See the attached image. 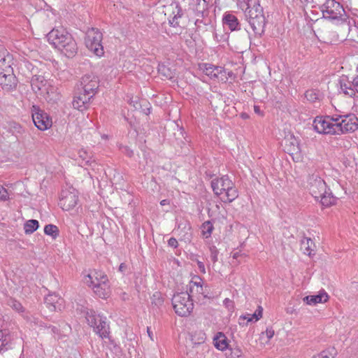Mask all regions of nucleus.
Segmentation results:
<instances>
[{
  "instance_id": "1",
  "label": "nucleus",
  "mask_w": 358,
  "mask_h": 358,
  "mask_svg": "<svg viewBox=\"0 0 358 358\" xmlns=\"http://www.w3.org/2000/svg\"><path fill=\"white\" fill-rule=\"evenodd\" d=\"M47 38L50 44L68 57H73L78 50L77 44L72 36L62 28L52 29Z\"/></svg>"
},
{
  "instance_id": "2",
  "label": "nucleus",
  "mask_w": 358,
  "mask_h": 358,
  "mask_svg": "<svg viewBox=\"0 0 358 358\" xmlns=\"http://www.w3.org/2000/svg\"><path fill=\"white\" fill-rule=\"evenodd\" d=\"M308 188L310 194L320 200L322 206H329L334 203L336 199L332 196L323 179L317 173H313L308 178Z\"/></svg>"
},
{
  "instance_id": "3",
  "label": "nucleus",
  "mask_w": 358,
  "mask_h": 358,
  "mask_svg": "<svg viewBox=\"0 0 358 358\" xmlns=\"http://www.w3.org/2000/svg\"><path fill=\"white\" fill-rule=\"evenodd\" d=\"M211 187L216 195L222 196L221 199L224 202L231 203L238 196V192L234 182L227 176L213 179Z\"/></svg>"
},
{
  "instance_id": "4",
  "label": "nucleus",
  "mask_w": 358,
  "mask_h": 358,
  "mask_svg": "<svg viewBox=\"0 0 358 358\" xmlns=\"http://www.w3.org/2000/svg\"><path fill=\"white\" fill-rule=\"evenodd\" d=\"M244 11L252 31L258 34L263 33L266 21L263 8L260 6L259 1L256 2V4L252 5L247 10Z\"/></svg>"
},
{
  "instance_id": "5",
  "label": "nucleus",
  "mask_w": 358,
  "mask_h": 358,
  "mask_svg": "<svg viewBox=\"0 0 358 358\" xmlns=\"http://www.w3.org/2000/svg\"><path fill=\"white\" fill-rule=\"evenodd\" d=\"M85 319L88 324L93 327L96 334H99L102 338H107L109 336L108 325L106 322V318L99 315H96L92 309L87 308L85 312Z\"/></svg>"
},
{
  "instance_id": "6",
  "label": "nucleus",
  "mask_w": 358,
  "mask_h": 358,
  "mask_svg": "<svg viewBox=\"0 0 358 358\" xmlns=\"http://www.w3.org/2000/svg\"><path fill=\"white\" fill-rule=\"evenodd\" d=\"M322 12L324 18L329 20L341 18L342 23L349 27L350 21H347L348 18H343V16L345 15V10L343 6L335 0H327L322 6Z\"/></svg>"
},
{
  "instance_id": "7",
  "label": "nucleus",
  "mask_w": 358,
  "mask_h": 358,
  "mask_svg": "<svg viewBox=\"0 0 358 358\" xmlns=\"http://www.w3.org/2000/svg\"><path fill=\"white\" fill-rule=\"evenodd\" d=\"M172 303L176 313L181 317L188 316L194 308L192 299L188 292L175 294Z\"/></svg>"
},
{
  "instance_id": "8",
  "label": "nucleus",
  "mask_w": 358,
  "mask_h": 358,
  "mask_svg": "<svg viewBox=\"0 0 358 358\" xmlns=\"http://www.w3.org/2000/svg\"><path fill=\"white\" fill-rule=\"evenodd\" d=\"M335 121L336 134L353 132L358 129V118L355 114L338 115Z\"/></svg>"
},
{
  "instance_id": "9",
  "label": "nucleus",
  "mask_w": 358,
  "mask_h": 358,
  "mask_svg": "<svg viewBox=\"0 0 358 358\" xmlns=\"http://www.w3.org/2000/svg\"><path fill=\"white\" fill-rule=\"evenodd\" d=\"M101 41L102 34L98 29L92 28L87 31L85 37L86 47L96 55L99 57L103 54Z\"/></svg>"
},
{
  "instance_id": "10",
  "label": "nucleus",
  "mask_w": 358,
  "mask_h": 358,
  "mask_svg": "<svg viewBox=\"0 0 358 358\" xmlns=\"http://www.w3.org/2000/svg\"><path fill=\"white\" fill-rule=\"evenodd\" d=\"M314 129L319 134H336V121L334 117L317 116L313 121Z\"/></svg>"
},
{
  "instance_id": "11",
  "label": "nucleus",
  "mask_w": 358,
  "mask_h": 358,
  "mask_svg": "<svg viewBox=\"0 0 358 358\" xmlns=\"http://www.w3.org/2000/svg\"><path fill=\"white\" fill-rule=\"evenodd\" d=\"M31 116L35 126L41 131H45L52 126V122L49 115L38 106H33Z\"/></svg>"
},
{
  "instance_id": "12",
  "label": "nucleus",
  "mask_w": 358,
  "mask_h": 358,
  "mask_svg": "<svg viewBox=\"0 0 358 358\" xmlns=\"http://www.w3.org/2000/svg\"><path fill=\"white\" fill-rule=\"evenodd\" d=\"M78 201V193L74 189H63L59 205L63 210H69L77 205Z\"/></svg>"
},
{
  "instance_id": "13",
  "label": "nucleus",
  "mask_w": 358,
  "mask_h": 358,
  "mask_svg": "<svg viewBox=\"0 0 358 358\" xmlns=\"http://www.w3.org/2000/svg\"><path fill=\"white\" fill-rule=\"evenodd\" d=\"M200 68L211 79L222 82L227 80L226 71L222 66H214L210 64H203Z\"/></svg>"
},
{
  "instance_id": "14",
  "label": "nucleus",
  "mask_w": 358,
  "mask_h": 358,
  "mask_svg": "<svg viewBox=\"0 0 358 358\" xmlns=\"http://www.w3.org/2000/svg\"><path fill=\"white\" fill-rule=\"evenodd\" d=\"M85 94L92 97L99 87L98 78L93 74H85L81 78Z\"/></svg>"
},
{
  "instance_id": "15",
  "label": "nucleus",
  "mask_w": 358,
  "mask_h": 358,
  "mask_svg": "<svg viewBox=\"0 0 358 358\" xmlns=\"http://www.w3.org/2000/svg\"><path fill=\"white\" fill-rule=\"evenodd\" d=\"M0 85L6 90L15 88L17 85V80L13 74V69L0 73Z\"/></svg>"
},
{
  "instance_id": "16",
  "label": "nucleus",
  "mask_w": 358,
  "mask_h": 358,
  "mask_svg": "<svg viewBox=\"0 0 358 358\" xmlns=\"http://www.w3.org/2000/svg\"><path fill=\"white\" fill-rule=\"evenodd\" d=\"M13 57L11 54L0 45V73L13 69Z\"/></svg>"
},
{
  "instance_id": "17",
  "label": "nucleus",
  "mask_w": 358,
  "mask_h": 358,
  "mask_svg": "<svg viewBox=\"0 0 358 358\" xmlns=\"http://www.w3.org/2000/svg\"><path fill=\"white\" fill-rule=\"evenodd\" d=\"M106 281H108V277L101 271L94 270L86 276V282L92 287Z\"/></svg>"
},
{
  "instance_id": "18",
  "label": "nucleus",
  "mask_w": 358,
  "mask_h": 358,
  "mask_svg": "<svg viewBox=\"0 0 358 358\" xmlns=\"http://www.w3.org/2000/svg\"><path fill=\"white\" fill-rule=\"evenodd\" d=\"M31 87L36 93L38 92L41 94L47 90L48 85H50L48 80L42 76H34L31 81Z\"/></svg>"
},
{
  "instance_id": "19",
  "label": "nucleus",
  "mask_w": 358,
  "mask_h": 358,
  "mask_svg": "<svg viewBox=\"0 0 358 358\" xmlns=\"http://www.w3.org/2000/svg\"><path fill=\"white\" fill-rule=\"evenodd\" d=\"M329 296L324 290H321L316 295H309L303 298V301L308 305L325 303L328 301Z\"/></svg>"
},
{
  "instance_id": "20",
  "label": "nucleus",
  "mask_w": 358,
  "mask_h": 358,
  "mask_svg": "<svg viewBox=\"0 0 358 358\" xmlns=\"http://www.w3.org/2000/svg\"><path fill=\"white\" fill-rule=\"evenodd\" d=\"M90 98L91 96L86 94L75 96L72 102L73 107L80 111L85 110L87 108Z\"/></svg>"
},
{
  "instance_id": "21",
  "label": "nucleus",
  "mask_w": 358,
  "mask_h": 358,
  "mask_svg": "<svg viewBox=\"0 0 358 358\" xmlns=\"http://www.w3.org/2000/svg\"><path fill=\"white\" fill-rule=\"evenodd\" d=\"M92 288L95 294L100 298L107 299L110 294V288L108 285V281L101 282V284L94 285Z\"/></svg>"
},
{
  "instance_id": "22",
  "label": "nucleus",
  "mask_w": 358,
  "mask_h": 358,
  "mask_svg": "<svg viewBox=\"0 0 358 358\" xmlns=\"http://www.w3.org/2000/svg\"><path fill=\"white\" fill-rule=\"evenodd\" d=\"M12 339L8 330H0V352L10 348Z\"/></svg>"
},
{
  "instance_id": "23",
  "label": "nucleus",
  "mask_w": 358,
  "mask_h": 358,
  "mask_svg": "<svg viewBox=\"0 0 358 358\" xmlns=\"http://www.w3.org/2000/svg\"><path fill=\"white\" fill-rule=\"evenodd\" d=\"M196 280H192L189 282V289L188 292L190 297L194 296L196 294H203V289L201 285V279L199 277L195 278Z\"/></svg>"
},
{
  "instance_id": "24",
  "label": "nucleus",
  "mask_w": 358,
  "mask_h": 358,
  "mask_svg": "<svg viewBox=\"0 0 358 358\" xmlns=\"http://www.w3.org/2000/svg\"><path fill=\"white\" fill-rule=\"evenodd\" d=\"M43 96L48 102L55 103L59 100L60 94L57 91V89L52 85H48L47 90H45Z\"/></svg>"
},
{
  "instance_id": "25",
  "label": "nucleus",
  "mask_w": 358,
  "mask_h": 358,
  "mask_svg": "<svg viewBox=\"0 0 358 358\" xmlns=\"http://www.w3.org/2000/svg\"><path fill=\"white\" fill-rule=\"evenodd\" d=\"M301 249L303 253L310 256L315 251V245L310 238H304L301 242Z\"/></svg>"
},
{
  "instance_id": "26",
  "label": "nucleus",
  "mask_w": 358,
  "mask_h": 358,
  "mask_svg": "<svg viewBox=\"0 0 358 358\" xmlns=\"http://www.w3.org/2000/svg\"><path fill=\"white\" fill-rule=\"evenodd\" d=\"M223 22L225 25L228 26L231 31L238 29L239 23L237 17L230 13L226 14L223 17Z\"/></svg>"
},
{
  "instance_id": "27",
  "label": "nucleus",
  "mask_w": 358,
  "mask_h": 358,
  "mask_svg": "<svg viewBox=\"0 0 358 358\" xmlns=\"http://www.w3.org/2000/svg\"><path fill=\"white\" fill-rule=\"evenodd\" d=\"M192 8L198 15L202 16L208 8V3L206 0H193Z\"/></svg>"
},
{
  "instance_id": "28",
  "label": "nucleus",
  "mask_w": 358,
  "mask_h": 358,
  "mask_svg": "<svg viewBox=\"0 0 358 358\" xmlns=\"http://www.w3.org/2000/svg\"><path fill=\"white\" fill-rule=\"evenodd\" d=\"M158 72L165 79L171 80L175 76V71L164 64L159 65Z\"/></svg>"
},
{
  "instance_id": "29",
  "label": "nucleus",
  "mask_w": 358,
  "mask_h": 358,
  "mask_svg": "<svg viewBox=\"0 0 358 358\" xmlns=\"http://www.w3.org/2000/svg\"><path fill=\"white\" fill-rule=\"evenodd\" d=\"M214 343L215 348L220 350H224L228 347L227 338L222 333H219L217 335L214 339Z\"/></svg>"
},
{
  "instance_id": "30",
  "label": "nucleus",
  "mask_w": 358,
  "mask_h": 358,
  "mask_svg": "<svg viewBox=\"0 0 358 358\" xmlns=\"http://www.w3.org/2000/svg\"><path fill=\"white\" fill-rule=\"evenodd\" d=\"M38 222L36 220H29L24 224V230L26 234H31L38 229Z\"/></svg>"
},
{
  "instance_id": "31",
  "label": "nucleus",
  "mask_w": 358,
  "mask_h": 358,
  "mask_svg": "<svg viewBox=\"0 0 358 358\" xmlns=\"http://www.w3.org/2000/svg\"><path fill=\"white\" fill-rule=\"evenodd\" d=\"M289 142V148H287V152H291V153H294V152H297L299 150V143H298V141H296V139L292 136H290L289 138H286L285 140V145H287V143Z\"/></svg>"
},
{
  "instance_id": "32",
  "label": "nucleus",
  "mask_w": 358,
  "mask_h": 358,
  "mask_svg": "<svg viewBox=\"0 0 358 358\" xmlns=\"http://www.w3.org/2000/svg\"><path fill=\"white\" fill-rule=\"evenodd\" d=\"M173 17H171V18L169 19V22L173 26H177L178 25V19L181 17L182 13L181 11L180 8L176 5L174 9L172 12Z\"/></svg>"
},
{
  "instance_id": "33",
  "label": "nucleus",
  "mask_w": 358,
  "mask_h": 358,
  "mask_svg": "<svg viewBox=\"0 0 358 358\" xmlns=\"http://www.w3.org/2000/svg\"><path fill=\"white\" fill-rule=\"evenodd\" d=\"M274 336V330L272 328H267L266 330L259 335V339L263 342V344L268 343L271 338Z\"/></svg>"
},
{
  "instance_id": "34",
  "label": "nucleus",
  "mask_w": 358,
  "mask_h": 358,
  "mask_svg": "<svg viewBox=\"0 0 358 358\" xmlns=\"http://www.w3.org/2000/svg\"><path fill=\"white\" fill-rule=\"evenodd\" d=\"M44 233L46 235L51 236L55 238L59 234V230L57 226L53 224H47L44 228Z\"/></svg>"
},
{
  "instance_id": "35",
  "label": "nucleus",
  "mask_w": 358,
  "mask_h": 358,
  "mask_svg": "<svg viewBox=\"0 0 358 358\" xmlns=\"http://www.w3.org/2000/svg\"><path fill=\"white\" fill-rule=\"evenodd\" d=\"M258 0H237L238 6L243 10H247L250 6L256 4Z\"/></svg>"
},
{
  "instance_id": "36",
  "label": "nucleus",
  "mask_w": 358,
  "mask_h": 358,
  "mask_svg": "<svg viewBox=\"0 0 358 358\" xmlns=\"http://www.w3.org/2000/svg\"><path fill=\"white\" fill-rule=\"evenodd\" d=\"M213 230V226L210 222H205L202 224V234L206 238H208L211 235Z\"/></svg>"
},
{
  "instance_id": "37",
  "label": "nucleus",
  "mask_w": 358,
  "mask_h": 358,
  "mask_svg": "<svg viewBox=\"0 0 358 358\" xmlns=\"http://www.w3.org/2000/svg\"><path fill=\"white\" fill-rule=\"evenodd\" d=\"M305 96L310 102H315L319 99V93L317 91L309 90L306 92Z\"/></svg>"
},
{
  "instance_id": "38",
  "label": "nucleus",
  "mask_w": 358,
  "mask_h": 358,
  "mask_svg": "<svg viewBox=\"0 0 358 358\" xmlns=\"http://www.w3.org/2000/svg\"><path fill=\"white\" fill-rule=\"evenodd\" d=\"M9 305L13 310L19 313L24 311L22 304L15 299H11L9 302Z\"/></svg>"
},
{
  "instance_id": "39",
  "label": "nucleus",
  "mask_w": 358,
  "mask_h": 358,
  "mask_svg": "<svg viewBox=\"0 0 358 358\" xmlns=\"http://www.w3.org/2000/svg\"><path fill=\"white\" fill-rule=\"evenodd\" d=\"M263 308L261 306H259L257 310L253 314H250V317L252 321L257 322L262 317Z\"/></svg>"
},
{
  "instance_id": "40",
  "label": "nucleus",
  "mask_w": 358,
  "mask_h": 358,
  "mask_svg": "<svg viewBox=\"0 0 358 358\" xmlns=\"http://www.w3.org/2000/svg\"><path fill=\"white\" fill-rule=\"evenodd\" d=\"M164 299L161 296V294L156 292L152 296V303L157 306H160L163 304Z\"/></svg>"
},
{
  "instance_id": "41",
  "label": "nucleus",
  "mask_w": 358,
  "mask_h": 358,
  "mask_svg": "<svg viewBox=\"0 0 358 358\" xmlns=\"http://www.w3.org/2000/svg\"><path fill=\"white\" fill-rule=\"evenodd\" d=\"M210 259L213 263H215L217 261V256H218V250L215 246H210Z\"/></svg>"
},
{
  "instance_id": "42",
  "label": "nucleus",
  "mask_w": 358,
  "mask_h": 358,
  "mask_svg": "<svg viewBox=\"0 0 358 358\" xmlns=\"http://www.w3.org/2000/svg\"><path fill=\"white\" fill-rule=\"evenodd\" d=\"M9 199V195L6 189L0 185V201H6Z\"/></svg>"
},
{
  "instance_id": "43",
  "label": "nucleus",
  "mask_w": 358,
  "mask_h": 358,
  "mask_svg": "<svg viewBox=\"0 0 358 358\" xmlns=\"http://www.w3.org/2000/svg\"><path fill=\"white\" fill-rule=\"evenodd\" d=\"M231 358H243L242 350L238 348L233 349L231 353Z\"/></svg>"
},
{
  "instance_id": "44",
  "label": "nucleus",
  "mask_w": 358,
  "mask_h": 358,
  "mask_svg": "<svg viewBox=\"0 0 358 358\" xmlns=\"http://www.w3.org/2000/svg\"><path fill=\"white\" fill-rule=\"evenodd\" d=\"M345 93L350 95V96H353L355 105L356 107H358V93L354 92L353 90H350V92L346 91Z\"/></svg>"
},
{
  "instance_id": "45",
  "label": "nucleus",
  "mask_w": 358,
  "mask_h": 358,
  "mask_svg": "<svg viewBox=\"0 0 358 358\" xmlns=\"http://www.w3.org/2000/svg\"><path fill=\"white\" fill-rule=\"evenodd\" d=\"M313 358H333L330 353L327 351H323L322 352L320 355H318L317 356H315Z\"/></svg>"
},
{
  "instance_id": "46",
  "label": "nucleus",
  "mask_w": 358,
  "mask_h": 358,
  "mask_svg": "<svg viewBox=\"0 0 358 358\" xmlns=\"http://www.w3.org/2000/svg\"><path fill=\"white\" fill-rule=\"evenodd\" d=\"M168 245L170 247H172L173 248H176L178 247V241L175 238H171L168 241Z\"/></svg>"
},
{
  "instance_id": "47",
  "label": "nucleus",
  "mask_w": 358,
  "mask_h": 358,
  "mask_svg": "<svg viewBox=\"0 0 358 358\" xmlns=\"http://www.w3.org/2000/svg\"><path fill=\"white\" fill-rule=\"evenodd\" d=\"M352 85L354 88L352 89L354 92L358 93V76L353 79Z\"/></svg>"
},
{
  "instance_id": "48",
  "label": "nucleus",
  "mask_w": 358,
  "mask_h": 358,
  "mask_svg": "<svg viewBox=\"0 0 358 358\" xmlns=\"http://www.w3.org/2000/svg\"><path fill=\"white\" fill-rule=\"evenodd\" d=\"M198 268L200 271L203 273H206L205 266L203 262L198 261L197 262Z\"/></svg>"
},
{
  "instance_id": "49",
  "label": "nucleus",
  "mask_w": 358,
  "mask_h": 358,
  "mask_svg": "<svg viewBox=\"0 0 358 358\" xmlns=\"http://www.w3.org/2000/svg\"><path fill=\"white\" fill-rule=\"evenodd\" d=\"M239 320H247L248 322H252L250 317V314H246L245 315L241 316Z\"/></svg>"
},
{
  "instance_id": "50",
  "label": "nucleus",
  "mask_w": 358,
  "mask_h": 358,
  "mask_svg": "<svg viewBox=\"0 0 358 358\" xmlns=\"http://www.w3.org/2000/svg\"><path fill=\"white\" fill-rule=\"evenodd\" d=\"M147 333H148V335L149 338H150V340L153 341H154V334L151 331L150 327H147Z\"/></svg>"
},
{
  "instance_id": "51",
  "label": "nucleus",
  "mask_w": 358,
  "mask_h": 358,
  "mask_svg": "<svg viewBox=\"0 0 358 358\" xmlns=\"http://www.w3.org/2000/svg\"><path fill=\"white\" fill-rule=\"evenodd\" d=\"M254 110H255V113H257V114H258L259 115H263L262 112L260 110V108L259 106H254Z\"/></svg>"
},
{
  "instance_id": "52",
  "label": "nucleus",
  "mask_w": 358,
  "mask_h": 358,
  "mask_svg": "<svg viewBox=\"0 0 358 358\" xmlns=\"http://www.w3.org/2000/svg\"><path fill=\"white\" fill-rule=\"evenodd\" d=\"M160 204L162 206L169 205V201L167 200V199H164V200L161 201Z\"/></svg>"
},
{
  "instance_id": "53",
  "label": "nucleus",
  "mask_w": 358,
  "mask_h": 358,
  "mask_svg": "<svg viewBox=\"0 0 358 358\" xmlns=\"http://www.w3.org/2000/svg\"><path fill=\"white\" fill-rule=\"evenodd\" d=\"M125 268H126L125 264H121L120 265L119 270H120V271H123L125 269Z\"/></svg>"
},
{
  "instance_id": "54",
  "label": "nucleus",
  "mask_w": 358,
  "mask_h": 358,
  "mask_svg": "<svg viewBox=\"0 0 358 358\" xmlns=\"http://www.w3.org/2000/svg\"><path fill=\"white\" fill-rule=\"evenodd\" d=\"M239 256H240V254H239V252H234V253L233 254V258H234V259H237Z\"/></svg>"
},
{
  "instance_id": "55",
  "label": "nucleus",
  "mask_w": 358,
  "mask_h": 358,
  "mask_svg": "<svg viewBox=\"0 0 358 358\" xmlns=\"http://www.w3.org/2000/svg\"><path fill=\"white\" fill-rule=\"evenodd\" d=\"M224 303L227 305L229 304V303H231V301L229 300V299H225Z\"/></svg>"
},
{
  "instance_id": "56",
  "label": "nucleus",
  "mask_w": 358,
  "mask_h": 358,
  "mask_svg": "<svg viewBox=\"0 0 358 358\" xmlns=\"http://www.w3.org/2000/svg\"><path fill=\"white\" fill-rule=\"evenodd\" d=\"M85 154H86V152L85 151L80 152V156L81 157H84Z\"/></svg>"
},
{
  "instance_id": "57",
  "label": "nucleus",
  "mask_w": 358,
  "mask_h": 358,
  "mask_svg": "<svg viewBox=\"0 0 358 358\" xmlns=\"http://www.w3.org/2000/svg\"><path fill=\"white\" fill-rule=\"evenodd\" d=\"M85 154H86V152L85 151L80 152V156L81 157H84Z\"/></svg>"
},
{
  "instance_id": "58",
  "label": "nucleus",
  "mask_w": 358,
  "mask_h": 358,
  "mask_svg": "<svg viewBox=\"0 0 358 358\" xmlns=\"http://www.w3.org/2000/svg\"><path fill=\"white\" fill-rule=\"evenodd\" d=\"M52 299V295L49 296V298L46 299L47 301H50Z\"/></svg>"
},
{
  "instance_id": "59",
  "label": "nucleus",
  "mask_w": 358,
  "mask_h": 358,
  "mask_svg": "<svg viewBox=\"0 0 358 358\" xmlns=\"http://www.w3.org/2000/svg\"><path fill=\"white\" fill-rule=\"evenodd\" d=\"M242 117H243V118H247V117H248V115H247L246 114H243V115H242Z\"/></svg>"
},
{
  "instance_id": "60",
  "label": "nucleus",
  "mask_w": 358,
  "mask_h": 358,
  "mask_svg": "<svg viewBox=\"0 0 358 358\" xmlns=\"http://www.w3.org/2000/svg\"><path fill=\"white\" fill-rule=\"evenodd\" d=\"M356 69H357V71L358 72V64H357Z\"/></svg>"
},
{
  "instance_id": "61",
  "label": "nucleus",
  "mask_w": 358,
  "mask_h": 358,
  "mask_svg": "<svg viewBox=\"0 0 358 358\" xmlns=\"http://www.w3.org/2000/svg\"><path fill=\"white\" fill-rule=\"evenodd\" d=\"M132 154V151H130V152L129 153V155H131Z\"/></svg>"
}]
</instances>
